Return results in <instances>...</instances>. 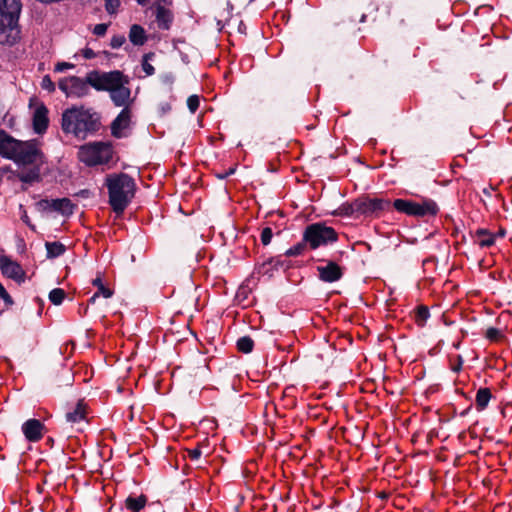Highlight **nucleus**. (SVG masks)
<instances>
[{"mask_svg": "<svg viewBox=\"0 0 512 512\" xmlns=\"http://www.w3.org/2000/svg\"><path fill=\"white\" fill-rule=\"evenodd\" d=\"M89 81L91 87L97 91L109 92L110 98L115 106L132 108L134 99L131 97L129 88V77L119 70L110 72L90 71Z\"/></svg>", "mask_w": 512, "mask_h": 512, "instance_id": "1", "label": "nucleus"}, {"mask_svg": "<svg viewBox=\"0 0 512 512\" xmlns=\"http://www.w3.org/2000/svg\"><path fill=\"white\" fill-rule=\"evenodd\" d=\"M61 127L64 133L85 140L100 129L101 117L91 108L74 106L62 113Z\"/></svg>", "mask_w": 512, "mask_h": 512, "instance_id": "2", "label": "nucleus"}, {"mask_svg": "<svg viewBox=\"0 0 512 512\" xmlns=\"http://www.w3.org/2000/svg\"><path fill=\"white\" fill-rule=\"evenodd\" d=\"M0 155L18 165H40L43 153L35 141H20L0 129Z\"/></svg>", "mask_w": 512, "mask_h": 512, "instance_id": "3", "label": "nucleus"}, {"mask_svg": "<svg viewBox=\"0 0 512 512\" xmlns=\"http://www.w3.org/2000/svg\"><path fill=\"white\" fill-rule=\"evenodd\" d=\"M105 185L113 211L123 213L135 195L134 179L126 173H113L106 176Z\"/></svg>", "mask_w": 512, "mask_h": 512, "instance_id": "4", "label": "nucleus"}, {"mask_svg": "<svg viewBox=\"0 0 512 512\" xmlns=\"http://www.w3.org/2000/svg\"><path fill=\"white\" fill-rule=\"evenodd\" d=\"M19 0H0V44L13 45L20 39Z\"/></svg>", "mask_w": 512, "mask_h": 512, "instance_id": "5", "label": "nucleus"}, {"mask_svg": "<svg viewBox=\"0 0 512 512\" xmlns=\"http://www.w3.org/2000/svg\"><path fill=\"white\" fill-rule=\"evenodd\" d=\"M113 146L109 142H92L82 145L78 151V158L89 167L105 165L113 158Z\"/></svg>", "mask_w": 512, "mask_h": 512, "instance_id": "6", "label": "nucleus"}, {"mask_svg": "<svg viewBox=\"0 0 512 512\" xmlns=\"http://www.w3.org/2000/svg\"><path fill=\"white\" fill-rule=\"evenodd\" d=\"M393 207L398 212L418 218L434 217L439 212L437 203L430 198H423L421 201L396 199Z\"/></svg>", "mask_w": 512, "mask_h": 512, "instance_id": "7", "label": "nucleus"}, {"mask_svg": "<svg viewBox=\"0 0 512 512\" xmlns=\"http://www.w3.org/2000/svg\"><path fill=\"white\" fill-rule=\"evenodd\" d=\"M303 234L304 240L308 242L309 248L312 250L335 243L338 240V233L335 229L327 226L324 222L309 224L304 229Z\"/></svg>", "mask_w": 512, "mask_h": 512, "instance_id": "8", "label": "nucleus"}, {"mask_svg": "<svg viewBox=\"0 0 512 512\" xmlns=\"http://www.w3.org/2000/svg\"><path fill=\"white\" fill-rule=\"evenodd\" d=\"M90 72L87 73L85 79L77 76L64 77L59 80V89L65 93L67 97L82 98L90 93L91 82L89 81Z\"/></svg>", "mask_w": 512, "mask_h": 512, "instance_id": "9", "label": "nucleus"}, {"mask_svg": "<svg viewBox=\"0 0 512 512\" xmlns=\"http://www.w3.org/2000/svg\"><path fill=\"white\" fill-rule=\"evenodd\" d=\"M390 201L383 198H360L355 200L351 209L353 213L366 216H379V214L390 207Z\"/></svg>", "mask_w": 512, "mask_h": 512, "instance_id": "10", "label": "nucleus"}, {"mask_svg": "<svg viewBox=\"0 0 512 512\" xmlns=\"http://www.w3.org/2000/svg\"><path fill=\"white\" fill-rule=\"evenodd\" d=\"M0 270L4 276L13 279L17 283H22L25 280V271L21 265L7 256L0 257Z\"/></svg>", "mask_w": 512, "mask_h": 512, "instance_id": "11", "label": "nucleus"}, {"mask_svg": "<svg viewBox=\"0 0 512 512\" xmlns=\"http://www.w3.org/2000/svg\"><path fill=\"white\" fill-rule=\"evenodd\" d=\"M132 118V108L122 109L110 125L111 134L115 138H122L124 130L129 128Z\"/></svg>", "mask_w": 512, "mask_h": 512, "instance_id": "12", "label": "nucleus"}, {"mask_svg": "<svg viewBox=\"0 0 512 512\" xmlns=\"http://www.w3.org/2000/svg\"><path fill=\"white\" fill-rule=\"evenodd\" d=\"M319 278L328 283L336 282L343 276V269L334 261H325V265L318 266Z\"/></svg>", "mask_w": 512, "mask_h": 512, "instance_id": "13", "label": "nucleus"}, {"mask_svg": "<svg viewBox=\"0 0 512 512\" xmlns=\"http://www.w3.org/2000/svg\"><path fill=\"white\" fill-rule=\"evenodd\" d=\"M44 424L38 419H29L22 425V432L30 442H37L43 437Z\"/></svg>", "mask_w": 512, "mask_h": 512, "instance_id": "14", "label": "nucleus"}, {"mask_svg": "<svg viewBox=\"0 0 512 512\" xmlns=\"http://www.w3.org/2000/svg\"><path fill=\"white\" fill-rule=\"evenodd\" d=\"M48 123V109L41 104L33 113V129L36 133L41 134L47 130Z\"/></svg>", "mask_w": 512, "mask_h": 512, "instance_id": "15", "label": "nucleus"}, {"mask_svg": "<svg viewBox=\"0 0 512 512\" xmlns=\"http://www.w3.org/2000/svg\"><path fill=\"white\" fill-rule=\"evenodd\" d=\"M155 17L157 26L162 30H169L173 22V13L165 8L160 1L155 5Z\"/></svg>", "mask_w": 512, "mask_h": 512, "instance_id": "16", "label": "nucleus"}, {"mask_svg": "<svg viewBox=\"0 0 512 512\" xmlns=\"http://www.w3.org/2000/svg\"><path fill=\"white\" fill-rule=\"evenodd\" d=\"M86 413V405L83 401H78L71 410L66 412V421L72 425L80 424L86 421Z\"/></svg>", "mask_w": 512, "mask_h": 512, "instance_id": "17", "label": "nucleus"}, {"mask_svg": "<svg viewBox=\"0 0 512 512\" xmlns=\"http://www.w3.org/2000/svg\"><path fill=\"white\" fill-rule=\"evenodd\" d=\"M474 243L481 248H488L495 244L496 235L487 229H477L472 235Z\"/></svg>", "mask_w": 512, "mask_h": 512, "instance_id": "18", "label": "nucleus"}, {"mask_svg": "<svg viewBox=\"0 0 512 512\" xmlns=\"http://www.w3.org/2000/svg\"><path fill=\"white\" fill-rule=\"evenodd\" d=\"M129 40L134 45H143L147 40L145 30L143 29V27L137 24L132 25L129 31Z\"/></svg>", "mask_w": 512, "mask_h": 512, "instance_id": "19", "label": "nucleus"}, {"mask_svg": "<svg viewBox=\"0 0 512 512\" xmlns=\"http://www.w3.org/2000/svg\"><path fill=\"white\" fill-rule=\"evenodd\" d=\"M51 207L64 215L73 213L74 205L68 198L56 199L52 201Z\"/></svg>", "mask_w": 512, "mask_h": 512, "instance_id": "20", "label": "nucleus"}, {"mask_svg": "<svg viewBox=\"0 0 512 512\" xmlns=\"http://www.w3.org/2000/svg\"><path fill=\"white\" fill-rule=\"evenodd\" d=\"M146 503L147 497L145 495H140L138 497L129 496L125 500L126 508L132 512H139L145 507Z\"/></svg>", "mask_w": 512, "mask_h": 512, "instance_id": "21", "label": "nucleus"}, {"mask_svg": "<svg viewBox=\"0 0 512 512\" xmlns=\"http://www.w3.org/2000/svg\"><path fill=\"white\" fill-rule=\"evenodd\" d=\"M492 397L491 391L489 388H480L477 391L475 405L478 411L484 410Z\"/></svg>", "mask_w": 512, "mask_h": 512, "instance_id": "22", "label": "nucleus"}, {"mask_svg": "<svg viewBox=\"0 0 512 512\" xmlns=\"http://www.w3.org/2000/svg\"><path fill=\"white\" fill-rule=\"evenodd\" d=\"M46 250H47V257L48 258H56L61 256L66 248L65 246L60 242H46L45 244Z\"/></svg>", "mask_w": 512, "mask_h": 512, "instance_id": "23", "label": "nucleus"}, {"mask_svg": "<svg viewBox=\"0 0 512 512\" xmlns=\"http://www.w3.org/2000/svg\"><path fill=\"white\" fill-rule=\"evenodd\" d=\"M154 57H155V53H153V52L146 53L142 57L141 66H142L143 71L145 72V77L152 76L155 73V68L150 63V61L153 60Z\"/></svg>", "mask_w": 512, "mask_h": 512, "instance_id": "24", "label": "nucleus"}, {"mask_svg": "<svg viewBox=\"0 0 512 512\" xmlns=\"http://www.w3.org/2000/svg\"><path fill=\"white\" fill-rule=\"evenodd\" d=\"M237 349L242 353H250L254 347V341L249 336H243L237 340Z\"/></svg>", "mask_w": 512, "mask_h": 512, "instance_id": "25", "label": "nucleus"}, {"mask_svg": "<svg viewBox=\"0 0 512 512\" xmlns=\"http://www.w3.org/2000/svg\"><path fill=\"white\" fill-rule=\"evenodd\" d=\"M309 248L308 242L304 240V236L302 237V241L297 243L296 245L289 248L285 255L288 257L302 255L306 249Z\"/></svg>", "mask_w": 512, "mask_h": 512, "instance_id": "26", "label": "nucleus"}, {"mask_svg": "<svg viewBox=\"0 0 512 512\" xmlns=\"http://www.w3.org/2000/svg\"><path fill=\"white\" fill-rule=\"evenodd\" d=\"M92 284L97 287V292L99 295H102L105 298H109L112 296L113 292L111 289L107 288L103 282L100 275H98L95 279L92 280Z\"/></svg>", "mask_w": 512, "mask_h": 512, "instance_id": "27", "label": "nucleus"}, {"mask_svg": "<svg viewBox=\"0 0 512 512\" xmlns=\"http://www.w3.org/2000/svg\"><path fill=\"white\" fill-rule=\"evenodd\" d=\"M429 316H430V313H429L428 308L426 306H419L416 309L415 322L419 326H424V324H425L426 320L429 318Z\"/></svg>", "mask_w": 512, "mask_h": 512, "instance_id": "28", "label": "nucleus"}, {"mask_svg": "<svg viewBox=\"0 0 512 512\" xmlns=\"http://www.w3.org/2000/svg\"><path fill=\"white\" fill-rule=\"evenodd\" d=\"M65 298V292L61 288H55L49 293V299L54 305H60Z\"/></svg>", "mask_w": 512, "mask_h": 512, "instance_id": "29", "label": "nucleus"}, {"mask_svg": "<svg viewBox=\"0 0 512 512\" xmlns=\"http://www.w3.org/2000/svg\"><path fill=\"white\" fill-rule=\"evenodd\" d=\"M105 10L109 14H115L120 6L119 0H104Z\"/></svg>", "mask_w": 512, "mask_h": 512, "instance_id": "30", "label": "nucleus"}, {"mask_svg": "<svg viewBox=\"0 0 512 512\" xmlns=\"http://www.w3.org/2000/svg\"><path fill=\"white\" fill-rule=\"evenodd\" d=\"M0 298L4 301L6 307H10L14 304L12 297L6 291L5 287L0 283Z\"/></svg>", "mask_w": 512, "mask_h": 512, "instance_id": "31", "label": "nucleus"}, {"mask_svg": "<svg viewBox=\"0 0 512 512\" xmlns=\"http://www.w3.org/2000/svg\"><path fill=\"white\" fill-rule=\"evenodd\" d=\"M273 236L272 229L270 227H265L261 231V242L263 245H268L271 242Z\"/></svg>", "mask_w": 512, "mask_h": 512, "instance_id": "32", "label": "nucleus"}, {"mask_svg": "<svg viewBox=\"0 0 512 512\" xmlns=\"http://www.w3.org/2000/svg\"><path fill=\"white\" fill-rule=\"evenodd\" d=\"M187 106L192 113L196 112L199 108V97L197 95H191L188 97Z\"/></svg>", "mask_w": 512, "mask_h": 512, "instance_id": "33", "label": "nucleus"}, {"mask_svg": "<svg viewBox=\"0 0 512 512\" xmlns=\"http://www.w3.org/2000/svg\"><path fill=\"white\" fill-rule=\"evenodd\" d=\"M41 87L48 92H53L55 90V84L48 75L43 77Z\"/></svg>", "mask_w": 512, "mask_h": 512, "instance_id": "34", "label": "nucleus"}, {"mask_svg": "<svg viewBox=\"0 0 512 512\" xmlns=\"http://www.w3.org/2000/svg\"><path fill=\"white\" fill-rule=\"evenodd\" d=\"M126 41V38L123 35H114L111 39L110 46L113 49L120 48Z\"/></svg>", "mask_w": 512, "mask_h": 512, "instance_id": "35", "label": "nucleus"}, {"mask_svg": "<svg viewBox=\"0 0 512 512\" xmlns=\"http://www.w3.org/2000/svg\"><path fill=\"white\" fill-rule=\"evenodd\" d=\"M186 454H187V457H189V459L195 461L201 457L202 451L200 448L196 447V448H192V449H186Z\"/></svg>", "mask_w": 512, "mask_h": 512, "instance_id": "36", "label": "nucleus"}, {"mask_svg": "<svg viewBox=\"0 0 512 512\" xmlns=\"http://www.w3.org/2000/svg\"><path fill=\"white\" fill-rule=\"evenodd\" d=\"M279 264V261L274 259H270L269 261L262 264L260 268V272L263 274H267L272 267H276Z\"/></svg>", "mask_w": 512, "mask_h": 512, "instance_id": "37", "label": "nucleus"}, {"mask_svg": "<svg viewBox=\"0 0 512 512\" xmlns=\"http://www.w3.org/2000/svg\"><path fill=\"white\" fill-rule=\"evenodd\" d=\"M107 29H108V24H105V23L97 24V25H95V27L93 29V33L97 36H104L107 32Z\"/></svg>", "mask_w": 512, "mask_h": 512, "instance_id": "38", "label": "nucleus"}, {"mask_svg": "<svg viewBox=\"0 0 512 512\" xmlns=\"http://www.w3.org/2000/svg\"><path fill=\"white\" fill-rule=\"evenodd\" d=\"M75 67L74 64L72 63H68V62H58L56 65H55V68H54V71L56 72H63L67 69H73Z\"/></svg>", "mask_w": 512, "mask_h": 512, "instance_id": "39", "label": "nucleus"}, {"mask_svg": "<svg viewBox=\"0 0 512 512\" xmlns=\"http://www.w3.org/2000/svg\"><path fill=\"white\" fill-rule=\"evenodd\" d=\"M499 335H500V331L493 327L487 329V331H486V338L489 340H492V341L497 340Z\"/></svg>", "mask_w": 512, "mask_h": 512, "instance_id": "40", "label": "nucleus"}, {"mask_svg": "<svg viewBox=\"0 0 512 512\" xmlns=\"http://www.w3.org/2000/svg\"><path fill=\"white\" fill-rule=\"evenodd\" d=\"M81 54L85 59H93L96 57L95 52L91 48H84L81 50Z\"/></svg>", "mask_w": 512, "mask_h": 512, "instance_id": "41", "label": "nucleus"}, {"mask_svg": "<svg viewBox=\"0 0 512 512\" xmlns=\"http://www.w3.org/2000/svg\"><path fill=\"white\" fill-rule=\"evenodd\" d=\"M457 360H458V362H456L457 366L453 367V371H455V372H458L461 369V366L463 364V359L460 355L457 356Z\"/></svg>", "mask_w": 512, "mask_h": 512, "instance_id": "42", "label": "nucleus"}, {"mask_svg": "<svg viewBox=\"0 0 512 512\" xmlns=\"http://www.w3.org/2000/svg\"><path fill=\"white\" fill-rule=\"evenodd\" d=\"M457 360H458V362H456L457 366L453 367V371H455V372H458L461 369V366L463 364V359L460 355L457 356Z\"/></svg>", "mask_w": 512, "mask_h": 512, "instance_id": "43", "label": "nucleus"}, {"mask_svg": "<svg viewBox=\"0 0 512 512\" xmlns=\"http://www.w3.org/2000/svg\"><path fill=\"white\" fill-rule=\"evenodd\" d=\"M234 171H235V169H234V168H231L230 170H228V172H226V173H225V174H223V175H220L219 177H220V178H225V177H227V176H229V175L233 174V173H234Z\"/></svg>", "mask_w": 512, "mask_h": 512, "instance_id": "44", "label": "nucleus"}, {"mask_svg": "<svg viewBox=\"0 0 512 512\" xmlns=\"http://www.w3.org/2000/svg\"><path fill=\"white\" fill-rule=\"evenodd\" d=\"M99 296V293H95L90 299H89V303H94L95 302V299Z\"/></svg>", "mask_w": 512, "mask_h": 512, "instance_id": "45", "label": "nucleus"}, {"mask_svg": "<svg viewBox=\"0 0 512 512\" xmlns=\"http://www.w3.org/2000/svg\"><path fill=\"white\" fill-rule=\"evenodd\" d=\"M149 0H137V3L139 5L145 6L148 3Z\"/></svg>", "mask_w": 512, "mask_h": 512, "instance_id": "46", "label": "nucleus"}, {"mask_svg": "<svg viewBox=\"0 0 512 512\" xmlns=\"http://www.w3.org/2000/svg\"><path fill=\"white\" fill-rule=\"evenodd\" d=\"M495 235H496V237H497V236L503 237V236L505 235V230L501 229V230H499V232H498L497 234H495Z\"/></svg>", "mask_w": 512, "mask_h": 512, "instance_id": "47", "label": "nucleus"}, {"mask_svg": "<svg viewBox=\"0 0 512 512\" xmlns=\"http://www.w3.org/2000/svg\"><path fill=\"white\" fill-rule=\"evenodd\" d=\"M22 220H23L24 222L28 223L29 218H28V216H27V215H24V216L22 217Z\"/></svg>", "mask_w": 512, "mask_h": 512, "instance_id": "48", "label": "nucleus"}, {"mask_svg": "<svg viewBox=\"0 0 512 512\" xmlns=\"http://www.w3.org/2000/svg\"><path fill=\"white\" fill-rule=\"evenodd\" d=\"M365 19H366V15H365V14H363V15H362V17H361V19H360V21H361V22H364V21H365Z\"/></svg>", "mask_w": 512, "mask_h": 512, "instance_id": "49", "label": "nucleus"}]
</instances>
